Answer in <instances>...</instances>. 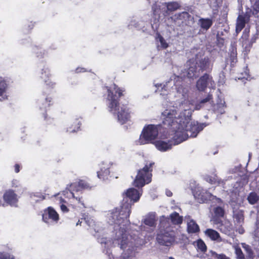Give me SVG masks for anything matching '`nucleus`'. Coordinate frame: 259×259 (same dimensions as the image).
Here are the masks:
<instances>
[{"label": "nucleus", "mask_w": 259, "mask_h": 259, "mask_svg": "<svg viewBox=\"0 0 259 259\" xmlns=\"http://www.w3.org/2000/svg\"><path fill=\"white\" fill-rule=\"evenodd\" d=\"M141 193L138 190L131 188H129L123 194V202L120 208H115L111 212L113 222L120 227L121 230L122 238L118 239V244L121 249H124L127 245V237L124 233L130 226L131 223L129 217L131 213L132 206L135 202L140 199Z\"/></svg>", "instance_id": "obj_1"}, {"label": "nucleus", "mask_w": 259, "mask_h": 259, "mask_svg": "<svg viewBox=\"0 0 259 259\" xmlns=\"http://www.w3.org/2000/svg\"><path fill=\"white\" fill-rule=\"evenodd\" d=\"M113 90L107 89V106L109 111L116 114L117 120L121 124L126 123L130 120L132 111L127 101L126 103H120L119 99L124 95L125 90L113 85Z\"/></svg>", "instance_id": "obj_2"}, {"label": "nucleus", "mask_w": 259, "mask_h": 259, "mask_svg": "<svg viewBox=\"0 0 259 259\" xmlns=\"http://www.w3.org/2000/svg\"><path fill=\"white\" fill-rule=\"evenodd\" d=\"M188 90L184 89L183 96L186 104L187 108L181 112L179 116V143L187 140L189 137H195L198 133L204 128L203 124H199L195 122H191V110L189 107L190 104L186 100L188 99Z\"/></svg>", "instance_id": "obj_3"}, {"label": "nucleus", "mask_w": 259, "mask_h": 259, "mask_svg": "<svg viewBox=\"0 0 259 259\" xmlns=\"http://www.w3.org/2000/svg\"><path fill=\"white\" fill-rule=\"evenodd\" d=\"M41 78L45 79L46 86L40 97V109H45L46 112L43 113L42 118L46 124H51L54 123V118L48 116L47 113L48 108L54 105L55 103L54 97L52 89L55 85V83L52 82L49 79L51 76L50 71L48 68L42 69L41 72Z\"/></svg>", "instance_id": "obj_4"}, {"label": "nucleus", "mask_w": 259, "mask_h": 259, "mask_svg": "<svg viewBox=\"0 0 259 259\" xmlns=\"http://www.w3.org/2000/svg\"><path fill=\"white\" fill-rule=\"evenodd\" d=\"M155 162L147 161L144 166L138 170L133 185L138 188H142L146 184H148L152 181L153 167Z\"/></svg>", "instance_id": "obj_5"}, {"label": "nucleus", "mask_w": 259, "mask_h": 259, "mask_svg": "<svg viewBox=\"0 0 259 259\" xmlns=\"http://www.w3.org/2000/svg\"><path fill=\"white\" fill-rule=\"evenodd\" d=\"M92 186L84 180H79L78 181L73 182L67 186L66 189L63 191V194L67 197H73L75 198L79 202L83 204L81 201L82 197L75 196L74 192H79L84 189H90Z\"/></svg>", "instance_id": "obj_6"}, {"label": "nucleus", "mask_w": 259, "mask_h": 259, "mask_svg": "<svg viewBox=\"0 0 259 259\" xmlns=\"http://www.w3.org/2000/svg\"><path fill=\"white\" fill-rule=\"evenodd\" d=\"M177 115L176 110H165L163 112L162 116L163 127L176 133L178 130V118Z\"/></svg>", "instance_id": "obj_7"}, {"label": "nucleus", "mask_w": 259, "mask_h": 259, "mask_svg": "<svg viewBox=\"0 0 259 259\" xmlns=\"http://www.w3.org/2000/svg\"><path fill=\"white\" fill-rule=\"evenodd\" d=\"M160 124H148L144 127L140 136V142L142 144L151 143L158 135V127Z\"/></svg>", "instance_id": "obj_8"}, {"label": "nucleus", "mask_w": 259, "mask_h": 259, "mask_svg": "<svg viewBox=\"0 0 259 259\" xmlns=\"http://www.w3.org/2000/svg\"><path fill=\"white\" fill-rule=\"evenodd\" d=\"M178 224V213L174 212L171 213L169 218L162 216L160 218L159 225V232H165L168 231H173L174 225Z\"/></svg>", "instance_id": "obj_9"}, {"label": "nucleus", "mask_w": 259, "mask_h": 259, "mask_svg": "<svg viewBox=\"0 0 259 259\" xmlns=\"http://www.w3.org/2000/svg\"><path fill=\"white\" fill-rule=\"evenodd\" d=\"M175 239V235L174 231H168L165 232H159L156 236V240L158 244L166 246L171 245Z\"/></svg>", "instance_id": "obj_10"}, {"label": "nucleus", "mask_w": 259, "mask_h": 259, "mask_svg": "<svg viewBox=\"0 0 259 259\" xmlns=\"http://www.w3.org/2000/svg\"><path fill=\"white\" fill-rule=\"evenodd\" d=\"M194 196L196 199H201V201L209 199L210 200L216 202L219 205H224L223 201L216 196L212 195L210 193L207 192L206 191L204 192V190L201 189L200 187H198L193 191Z\"/></svg>", "instance_id": "obj_11"}, {"label": "nucleus", "mask_w": 259, "mask_h": 259, "mask_svg": "<svg viewBox=\"0 0 259 259\" xmlns=\"http://www.w3.org/2000/svg\"><path fill=\"white\" fill-rule=\"evenodd\" d=\"M42 218L43 221L47 224H49L50 222L57 223L59 220V214L51 206L47 207L44 210Z\"/></svg>", "instance_id": "obj_12"}, {"label": "nucleus", "mask_w": 259, "mask_h": 259, "mask_svg": "<svg viewBox=\"0 0 259 259\" xmlns=\"http://www.w3.org/2000/svg\"><path fill=\"white\" fill-rule=\"evenodd\" d=\"M178 145V136L175 135L174 138L168 141L167 142L159 140L155 143L157 149L160 151H166L170 149L172 146Z\"/></svg>", "instance_id": "obj_13"}, {"label": "nucleus", "mask_w": 259, "mask_h": 259, "mask_svg": "<svg viewBox=\"0 0 259 259\" xmlns=\"http://www.w3.org/2000/svg\"><path fill=\"white\" fill-rule=\"evenodd\" d=\"M199 59L198 55L196 56V59L190 60L188 62V65L189 66L187 70V77L190 78H196L198 76L200 73V69L197 66L196 64H198L197 60Z\"/></svg>", "instance_id": "obj_14"}, {"label": "nucleus", "mask_w": 259, "mask_h": 259, "mask_svg": "<svg viewBox=\"0 0 259 259\" xmlns=\"http://www.w3.org/2000/svg\"><path fill=\"white\" fill-rule=\"evenodd\" d=\"M209 84L211 86L214 85L212 77L209 74L205 73L197 80L196 86L198 91H203Z\"/></svg>", "instance_id": "obj_15"}, {"label": "nucleus", "mask_w": 259, "mask_h": 259, "mask_svg": "<svg viewBox=\"0 0 259 259\" xmlns=\"http://www.w3.org/2000/svg\"><path fill=\"white\" fill-rule=\"evenodd\" d=\"M213 223L217 225V228L222 233L229 235L232 231V225L230 222L225 220L220 221L218 219L213 220Z\"/></svg>", "instance_id": "obj_16"}, {"label": "nucleus", "mask_w": 259, "mask_h": 259, "mask_svg": "<svg viewBox=\"0 0 259 259\" xmlns=\"http://www.w3.org/2000/svg\"><path fill=\"white\" fill-rule=\"evenodd\" d=\"M5 202L11 206H16L18 201L17 195L13 190H7L3 195Z\"/></svg>", "instance_id": "obj_17"}, {"label": "nucleus", "mask_w": 259, "mask_h": 259, "mask_svg": "<svg viewBox=\"0 0 259 259\" xmlns=\"http://www.w3.org/2000/svg\"><path fill=\"white\" fill-rule=\"evenodd\" d=\"M164 7V10L163 9V16L166 17L170 15L171 13L177 10L178 9V3L168 2L162 4Z\"/></svg>", "instance_id": "obj_18"}, {"label": "nucleus", "mask_w": 259, "mask_h": 259, "mask_svg": "<svg viewBox=\"0 0 259 259\" xmlns=\"http://www.w3.org/2000/svg\"><path fill=\"white\" fill-rule=\"evenodd\" d=\"M110 171L108 165H103L101 166L100 170L97 172V176L99 179L103 181H106L110 177Z\"/></svg>", "instance_id": "obj_19"}, {"label": "nucleus", "mask_w": 259, "mask_h": 259, "mask_svg": "<svg viewBox=\"0 0 259 259\" xmlns=\"http://www.w3.org/2000/svg\"><path fill=\"white\" fill-rule=\"evenodd\" d=\"M247 22V18L245 15H239L237 19L236 31L238 33L244 27Z\"/></svg>", "instance_id": "obj_20"}, {"label": "nucleus", "mask_w": 259, "mask_h": 259, "mask_svg": "<svg viewBox=\"0 0 259 259\" xmlns=\"http://www.w3.org/2000/svg\"><path fill=\"white\" fill-rule=\"evenodd\" d=\"M187 223V230L189 233H196L199 231L198 225L192 220H189V217L185 218Z\"/></svg>", "instance_id": "obj_21"}, {"label": "nucleus", "mask_w": 259, "mask_h": 259, "mask_svg": "<svg viewBox=\"0 0 259 259\" xmlns=\"http://www.w3.org/2000/svg\"><path fill=\"white\" fill-rule=\"evenodd\" d=\"M199 63L198 67L200 70H207L211 69L210 62L208 57H204L201 60H199Z\"/></svg>", "instance_id": "obj_22"}, {"label": "nucleus", "mask_w": 259, "mask_h": 259, "mask_svg": "<svg viewBox=\"0 0 259 259\" xmlns=\"http://www.w3.org/2000/svg\"><path fill=\"white\" fill-rule=\"evenodd\" d=\"M164 7L162 6H159L157 5L156 3L154 4L152 7V10L153 12V14L155 17H158L160 18L161 16H163V13L162 12L163 9L164 10Z\"/></svg>", "instance_id": "obj_23"}, {"label": "nucleus", "mask_w": 259, "mask_h": 259, "mask_svg": "<svg viewBox=\"0 0 259 259\" xmlns=\"http://www.w3.org/2000/svg\"><path fill=\"white\" fill-rule=\"evenodd\" d=\"M205 234L212 240H221L219 233L214 230L208 229L205 231Z\"/></svg>", "instance_id": "obj_24"}, {"label": "nucleus", "mask_w": 259, "mask_h": 259, "mask_svg": "<svg viewBox=\"0 0 259 259\" xmlns=\"http://www.w3.org/2000/svg\"><path fill=\"white\" fill-rule=\"evenodd\" d=\"M204 179L206 181L211 184H217L219 185L222 186L225 184V181L219 179V178L216 175H215L213 177H210L209 176H206Z\"/></svg>", "instance_id": "obj_25"}, {"label": "nucleus", "mask_w": 259, "mask_h": 259, "mask_svg": "<svg viewBox=\"0 0 259 259\" xmlns=\"http://www.w3.org/2000/svg\"><path fill=\"white\" fill-rule=\"evenodd\" d=\"M199 22L201 28L205 30L208 29L212 24V21L209 18H201Z\"/></svg>", "instance_id": "obj_26"}, {"label": "nucleus", "mask_w": 259, "mask_h": 259, "mask_svg": "<svg viewBox=\"0 0 259 259\" xmlns=\"http://www.w3.org/2000/svg\"><path fill=\"white\" fill-rule=\"evenodd\" d=\"M144 223L149 227H155L156 223L155 216L150 215L147 217L144 221Z\"/></svg>", "instance_id": "obj_27"}, {"label": "nucleus", "mask_w": 259, "mask_h": 259, "mask_svg": "<svg viewBox=\"0 0 259 259\" xmlns=\"http://www.w3.org/2000/svg\"><path fill=\"white\" fill-rule=\"evenodd\" d=\"M179 20H182V23L186 25L189 24V21L191 20V16L187 12H183L179 14Z\"/></svg>", "instance_id": "obj_28"}, {"label": "nucleus", "mask_w": 259, "mask_h": 259, "mask_svg": "<svg viewBox=\"0 0 259 259\" xmlns=\"http://www.w3.org/2000/svg\"><path fill=\"white\" fill-rule=\"evenodd\" d=\"M167 85H168V83H167L166 85L162 84L161 83L156 84L155 87L157 88V90H156V92L159 93L161 95H167Z\"/></svg>", "instance_id": "obj_29"}, {"label": "nucleus", "mask_w": 259, "mask_h": 259, "mask_svg": "<svg viewBox=\"0 0 259 259\" xmlns=\"http://www.w3.org/2000/svg\"><path fill=\"white\" fill-rule=\"evenodd\" d=\"M7 81V79L0 77V96H2L6 92L8 88Z\"/></svg>", "instance_id": "obj_30"}, {"label": "nucleus", "mask_w": 259, "mask_h": 259, "mask_svg": "<svg viewBox=\"0 0 259 259\" xmlns=\"http://www.w3.org/2000/svg\"><path fill=\"white\" fill-rule=\"evenodd\" d=\"M234 219L239 224H241L244 221V215L241 210H236L234 212Z\"/></svg>", "instance_id": "obj_31"}, {"label": "nucleus", "mask_w": 259, "mask_h": 259, "mask_svg": "<svg viewBox=\"0 0 259 259\" xmlns=\"http://www.w3.org/2000/svg\"><path fill=\"white\" fill-rule=\"evenodd\" d=\"M30 197L31 200L34 201L35 202L43 200L45 199V196L39 192L31 194Z\"/></svg>", "instance_id": "obj_32"}, {"label": "nucleus", "mask_w": 259, "mask_h": 259, "mask_svg": "<svg viewBox=\"0 0 259 259\" xmlns=\"http://www.w3.org/2000/svg\"><path fill=\"white\" fill-rule=\"evenodd\" d=\"M247 200L251 204H254L259 200L258 195L255 192H251L247 197Z\"/></svg>", "instance_id": "obj_33"}, {"label": "nucleus", "mask_w": 259, "mask_h": 259, "mask_svg": "<svg viewBox=\"0 0 259 259\" xmlns=\"http://www.w3.org/2000/svg\"><path fill=\"white\" fill-rule=\"evenodd\" d=\"M156 41L160 42L161 47L163 49H166L168 47V44L166 42L163 36L159 32L156 33V36L155 37Z\"/></svg>", "instance_id": "obj_34"}, {"label": "nucleus", "mask_w": 259, "mask_h": 259, "mask_svg": "<svg viewBox=\"0 0 259 259\" xmlns=\"http://www.w3.org/2000/svg\"><path fill=\"white\" fill-rule=\"evenodd\" d=\"M193 244L197 247V249L200 250L201 252H204L206 251V246L201 239H199L194 242Z\"/></svg>", "instance_id": "obj_35"}, {"label": "nucleus", "mask_w": 259, "mask_h": 259, "mask_svg": "<svg viewBox=\"0 0 259 259\" xmlns=\"http://www.w3.org/2000/svg\"><path fill=\"white\" fill-rule=\"evenodd\" d=\"M224 206V205L218 206L214 208V213L217 217H223L224 216L225 213Z\"/></svg>", "instance_id": "obj_36"}, {"label": "nucleus", "mask_w": 259, "mask_h": 259, "mask_svg": "<svg viewBox=\"0 0 259 259\" xmlns=\"http://www.w3.org/2000/svg\"><path fill=\"white\" fill-rule=\"evenodd\" d=\"M81 124V123L80 121H79L78 119H76L72 124L71 126L69 128L70 132L74 133L78 131L80 128Z\"/></svg>", "instance_id": "obj_37"}, {"label": "nucleus", "mask_w": 259, "mask_h": 259, "mask_svg": "<svg viewBox=\"0 0 259 259\" xmlns=\"http://www.w3.org/2000/svg\"><path fill=\"white\" fill-rule=\"evenodd\" d=\"M242 247L244 249L245 251H246L247 256L249 258H252L253 256V252L251 248V247L245 244V243H242L241 244Z\"/></svg>", "instance_id": "obj_38"}, {"label": "nucleus", "mask_w": 259, "mask_h": 259, "mask_svg": "<svg viewBox=\"0 0 259 259\" xmlns=\"http://www.w3.org/2000/svg\"><path fill=\"white\" fill-rule=\"evenodd\" d=\"M235 253L236 255L237 259H244V255L243 253L241 248L237 245L234 246Z\"/></svg>", "instance_id": "obj_39"}, {"label": "nucleus", "mask_w": 259, "mask_h": 259, "mask_svg": "<svg viewBox=\"0 0 259 259\" xmlns=\"http://www.w3.org/2000/svg\"><path fill=\"white\" fill-rule=\"evenodd\" d=\"M179 243L181 244V247H185L187 244H189L188 238L184 235H181L179 238Z\"/></svg>", "instance_id": "obj_40"}, {"label": "nucleus", "mask_w": 259, "mask_h": 259, "mask_svg": "<svg viewBox=\"0 0 259 259\" xmlns=\"http://www.w3.org/2000/svg\"><path fill=\"white\" fill-rule=\"evenodd\" d=\"M0 259H15V257L9 253L0 252Z\"/></svg>", "instance_id": "obj_41"}, {"label": "nucleus", "mask_w": 259, "mask_h": 259, "mask_svg": "<svg viewBox=\"0 0 259 259\" xmlns=\"http://www.w3.org/2000/svg\"><path fill=\"white\" fill-rule=\"evenodd\" d=\"M211 99L212 96L211 95H208L206 98L203 99L200 102V104H202L203 105H204L205 103H206L207 102H209Z\"/></svg>", "instance_id": "obj_42"}, {"label": "nucleus", "mask_w": 259, "mask_h": 259, "mask_svg": "<svg viewBox=\"0 0 259 259\" xmlns=\"http://www.w3.org/2000/svg\"><path fill=\"white\" fill-rule=\"evenodd\" d=\"M215 257L217 259H230V258L224 254H217Z\"/></svg>", "instance_id": "obj_43"}, {"label": "nucleus", "mask_w": 259, "mask_h": 259, "mask_svg": "<svg viewBox=\"0 0 259 259\" xmlns=\"http://www.w3.org/2000/svg\"><path fill=\"white\" fill-rule=\"evenodd\" d=\"M75 72L77 73H82V72H85L87 71V70L85 68H82V67H77L76 68L75 70Z\"/></svg>", "instance_id": "obj_44"}, {"label": "nucleus", "mask_w": 259, "mask_h": 259, "mask_svg": "<svg viewBox=\"0 0 259 259\" xmlns=\"http://www.w3.org/2000/svg\"><path fill=\"white\" fill-rule=\"evenodd\" d=\"M14 169L16 173H18L20 171V166L19 164H15L14 165Z\"/></svg>", "instance_id": "obj_45"}, {"label": "nucleus", "mask_w": 259, "mask_h": 259, "mask_svg": "<svg viewBox=\"0 0 259 259\" xmlns=\"http://www.w3.org/2000/svg\"><path fill=\"white\" fill-rule=\"evenodd\" d=\"M61 209L63 212H68L69 210L67 207L64 204H62L61 205Z\"/></svg>", "instance_id": "obj_46"}, {"label": "nucleus", "mask_w": 259, "mask_h": 259, "mask_svg": "<svg viewBox=\"0 0 259 259\" xmlns=\"http://www.w3.org/2000/svg\"><path fill=\"white\" fill-rule=\"evenodd\" d=\"M203 106V105L202 104H200V102H199V103L195 105V109H196V110H199V109H201Z\"/></svg>", "instance_id": "obj_47"}, {"label": "nucleus", "mask_w": 259, "mask_h": 259, "mask_svg": "<svg viewBox=\"0 0 259 259\" xmlns=\"http://www.w3.org/2000/svg\"><path fill=\"white\" fill-rule=\"evenodd\" d=\"M217 112L220 113L221 114H223L225 112V110L224 108H221L220 109H218L217 110Z\"/></svg>", "instance_id": "obj_48"}, {"label": "nucleus", "mask_w": 259, "mask_h": 259, "mask_svg": "<svg viewBox=\"0 0 259 259\" xmlns=\"http://www.w3.org/2000/svg\"><path fill=\"white\" fill-rule=\"evenodd\" d=\"M166 195L168 197H170L172 196V192L170 191H167L166 192Z\"/></svg>", "instance_id": "obj_49"}, {"label": "nucleus", "mask_w": 259, "mask_h": 259, "mask_svg": "<svg viewBox=\"0 0 259 259\" xmlns=\"http://www.w3.org/2000/svg\"><path fill=\"white\" fill-rule=\"evenodd\" d=\"M238 232H239V233L240 234H243V233H244V230L243 228H239V229H238Z\"/></svg>", "instance_id": "obj_50"}, {"label": "nucleus", "mask_w": 259, "mask_h": 259, "mask_svg": "<svg viewBox=\"0 0 259 259\" xmlns=\"http://www.w3.org/2000/svg\"><path fill=\"white\" fill-rule=\"evenodd\" d=\"M183 222V217L179 216V224H181Z\"/></svg>", "instance_id": "obj_51"}, {"label": "nucleus", "mask_w": 259, "mask_h": 259, "mask_svg": "<svg viewBox=\"0 0 259 259\" xmlns=\"http://www.w3.org/2000/svg\"><path fill=\"white\" fill-rule=\"evenodd\" d=\"M255 6L259 11V2L256 3Z\"/></svg>", "instance_id": "obj_52"}, {"label": "nucleus", "mask_w": 259, "mask_h": 259, "mask_svg": "<svg viewBox=\"0 0 259 259\" xmlns=\"http://www.w3.org/2000/svg\"><path fill=\"white\" fill-rule=\"evenodd\" d=\"M1 205H4V204L2 203V200H1V199L0 198V206H1Z\"/></svg>", "instance_id": "obj_53"}, {"label": "nucleus", "mask_w": 259, "mask_h": 259, "mask_svg": "<svg viewBox=\"0 0 259 259\" xmlns=\"http://www.w3.org/2000/svg\"><path fill=\"white\" fill-rule=\"evenodd\" d=\"M235 55H236V54H235V53H234V52H233V55H232V56H233V57H234V56H235Z\"/></svg>", "instance_id": "obj_54"}, {"label": "nucleus", "mask_w": 259, "mask_h": 259, "mask_svg": "<svg viewBox=\"0 0 259 259\" xmlns=\"http://www.w3.org/2000/svg\"><path fill=\"white\" fill-rule=\"evenodd\" d=\"M244 37H246V38H247V37H248V34H245V35H244Z\"/></svg>", "instance_id": "obj_55"}, {"label": "nucleus", "mask_w": 259, "mask_h": 259, "mask_svg": "<svg viewBox=\"0 0 259 259\" xmlns=\"http://www.w3.org/2000/svg\"><path fill=\"white\" fill-rule=\"evenodd\" d=\"M245 75H246L247 76H248V74L247 72H245Z\"/></svg>", "instance_id": "obj_56"}, {"label": "nucleus", "mask_w": 259, "mask_h": 259, "mask_svg": "<svg viewBox=\"0 0 259 259\" xmlns=\"http://www.w3.org/2000/svg\"><path fill=\"white\" fill-rule=\"evenodd\" d=\"M171 80H172V79H170V81H169L168 82V83H170V82L171 81Z\"/></svg>", "instance_id": "obj_57"}, {"label": "nucleus", "mask_w": 259, "mask_h": 259, "mask_svg": "<svg viewBox=\"0 0 259 259\" xmlns=\"http://www.w3.org/2000/svg\"><path fill=\"white\" fill-rule=\"evenodd\" d=\"M177 77H178V76H175V79H176Z\"/></svg>", "instance_id": "obj_58"}, {"label": "nucleus", "mask_w": 259, "mask_h": 259, "mask_svg": "<svg viewBox=\"0 0 259 259\" xmlns=\"http://www.w3.org/2000/svg\"><path fill=\"white\" fill-rule=\"evenodd\" d=\"M79 221L78 222V223H77V225L79 224Z\"/></svg>", "instance_id": "obj_59"}, {"label": "nucleus", "mask_w": 259, "mask_h": 259, "mask_svg": "<svg viewBox=\"0 0 259 259\" xmlns=\"http://www.w3.org/2000/svg\"><path fill=\"white\" fill-rule=\"evenodd\" d=\"M169 259H174L172 257H170Z\"/></svg>", "instance_id": "obj_60"}, {"label": "nucleus", "mask_w": 259, "mask_h": 259, "mask_svg": "<svg viewBox=\"0 0 259 259\" xmlns=\"http://www.w3.org/2000/svg\"><path fill=\"white\" fill-rule=\"evenodd\" d=\"M0 101H2V100L0 99Z\"/></svg>", "instance_id": "obj_61"}]
</instances>
